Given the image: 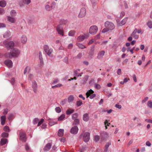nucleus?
Returning a JSON list of instances; mask_svg holds the SVG:
<instances>
[{
  "instance_id": "58",
  "label": "nucleus",
  "mask_w": 152,
  "mask_h": 152,
  "mask_svg": "<svg viewBox=\"0 0 152 152\" xmlns=\"http://www.w3.org/2000/svg\"><path fill=\"white\" fill-rule=\"evenodd\" d=\"M60 140L61 142H64L65 141V138L64 137H61L60 138Z\"/></svg>"
},
{
  "instance_id": "9",
  "label": "nucleus",
  "mask_w": 152,
  "mask_h": 152,
  "mask_svg": "<svg viewBox=\"0 0 152 152\" xmlns=\"http://www.w3.org/2000/svg\"><path fill=\"white\" fill-rule=\"evenodd\" d=\"M58 34L63 36L64 35V31L63 28L61 26H58L56 28Z\"/></svg>"
},
{
  "instance_id": "15",
  "label": "nucleus",
  "mask_w": 152,
  "mask_h": 152,
  "mask_svg": "<svg viewBox=\"0 0 152 152\" xmlns=\"http://www.w3.org/2000/svg\"><path fill=\"white\" fill-rule=\"evenodd\" d=\"M19 136L20 140H21L24 142L26 141V134H20Z\"/></svg>"
},
{
  "instance_id": "36",
  "label": "nucleus",
  "mask_w": 152,
  "mask_h": 152,
  "mask_svg": "<svg viewBox=\"0 0 152 152\" xmlns=\"http://www.w3.org/2000/svg\"><path fill=\"white\" fill-rule=\"evenodd\" d=\"M147 25L150 28H152V22L150 20L148 21L147 23Z\"/></svg>"
},
{
  "instance_id": "14",
  "label": "nucleus",
  "mask_w": 152,
  "mask_h": 152,
  "mask_svg": "<svg viewBox=\"0 0 152 152\" xmlns=\"http://www.w3.org/2000/svg\"><path fill=\"white\" fill-rule=\"evenodd\" d=\"M4 63L9 67H11L12 66V62L11 60L9 59L5 60L4 61Z\"/></svg>"
},
{
  "instance_id": "51",
  "label": "nucleus",
  "mask_w": 152,
  "mask_h": 152,
  "mask_svg": "<svg viewBox=\"0 0 152 152\" xmlns=\"http://www.w3.org/2000/svg\"><path fill=\"white\" fill-rule=\"evenodd\" d=\"M67 101L66 99H65L61 102L60 104L62 105H64L66 103Z\"/></svg>"
},
{
  "instance_id": "40",
  "label": "nucleus",
  "mask_w": 152,
  "mask_h": 152,
  "mask_svg": "<svg viewBox=\"0 0 152 152\" xmlns=\"http://www.w3.org/2000/svg\"><path fill=\"white\" fill-rule=\"evenodd\" d=\"M65 118V115H62L58 118V121H60L63 120Z\"/></svg>"
},
{
  "instance_id": "4",
  "label": "nucleus",
  "mask_w": 152,
  "mask_h": 152,
  "mask_svg": "<svg viewBox=\"0 0 152 152\" xmlns=\"http://www.w3.org/2000/svg\"><path fill=\"white\" fill-rule=\"evenodd\" d=\"M3 44L5 46L6 48L8 49H12L14 45V42L12 41H5L4 42Z\"/></svg>"
},
{
  "instance_id": "48",
  "label": "nucleus",
  "mask_w": 152,
  "mask_h": 152,
  "mask_svg": "<svg viewBox=\"0 0 152 152\" xmlns=\"http://www.w3.org/2000/svg\"><path fill=\"white\" fill-rule=\"evenodd\" d=\"M56 124V122L55 121H51L49 122V125L50 126H52Z\"/></svg>"
},
{
  "instance_id": "53",
  "label": "nucleus",
  "mask_w": 152,
  "mask_h": 152,
  "mask_svg": "<svg viewBox=\"0 0 152 152\" xmlns=\"http://www.w3.org/2000/svg\"><path fill=\"white\" fill-rule=\"evenodd\" d=\"M110 30L107 28L105 27V28H104L102 31V32L103 33H105L108 31Z\"/></svg>"
},
{
  "instance_id": "6",
  "label": "nucleus",
  "mask_w": 152,
  "mask_h": 152,
  "mask_svg": "<svg viewBox=\"0 0 152 152\" xmlns=\"http://www.w3.org/2000/svg\"><path fill=\"white\" fill-rule=\"evenodd\" d=\"M94 91L93 90L91 89L89 90L86 93V97L88 98L90 96V98L92 99L95 97L96 95L95 94H93Z\"/></svg>"
},
{
  "instance_id": "59",
  "label": "nucleus",
  "mask_w": 152,
  "mask_h": 152,
  "mask_svg": "<svg viewBox=\"0 0 152 152\" xmlns=\"http://www.w3.org/2000/svg\"><path fill=\"white\" fill-rule=\"evenodd\" d=\"M47 127V125L45 124H42L41 128L42 129H45Z\"/></svg>"
},
{
  "instance_id": "5",
  "label": "nucleus",
  "mask_w": 152,
  "mask_h": 152,
  "mask_svg": "<svg viewBox=\"0 0 152 152\" xmlns=\"http://www.w3.org/2000/svg\"><path fill=\"white\" fill-rule=\"evenodd\" d=\"M105 27L107 28L109 30H112L115 28L114 24L111 22L109 21H106L104 23Z\"/></svg>"
},
{
  "instance_id": "57",
  "label": "nucleus",
  "mask_w": 152,
  "mask_h": 152,
  "mask_svg": "<svg viewBox=\"0 0 152 152\" xmlns=\"http://www.w3.org/2000/svg\"><path fill=\"white\" fill-rule=\"evenodd\" d=\"M95 87L96 89H100L101 88V86L100 85L98 84H95Z\"/></svg>"
},
{
  "instance_id": "64",
  "label": "nucleus",
  "mask_w": 152,
  "mask_h": 152,
  "mask_svg": "<svg viewBox=\"0 0 152 152\" xmlns=\"http://www.w3.org/2000/svg\"><path fill=\"white\" fill-rule=\"evenodd\" d=\"M125 15V12H121L120 15V17L122 18Z\"/></svg>"
},
{
  "instance_id": "21",
  "label": "nucleus",
  "mask_w": 152,
  "mask_h": 152,
  "mask_svg": "<svg viewBox=\"0 0 152 152\" xmlns=\"http://www.w3.org/2000/svg\"><path fill=\"white\" fill-rule=\"evenodd\" d=\"M80 71V69H77L75 71L74 73V75L75 76L78 77L79 76H81L83 74V73H79L78 72Z\"/></svg>"
},
{
  "instance_id": "20",
  "label": "nucleus",
  "mask_w": 152,
  "mask_h": 152,
  "mask_svg": "<svg viewBox=\"0 0 152 152\" xmlns=\"http://www.w3.org/2000/svg\"><path fill=\"white\" fill-rule=\"evenodd\" d=\"M89 115L87 113H85L83 115V120L86 122L88 121L89 120Z\"/></svg>"
},
{
  "instance_id": "38",
  "label": "nucleus",
  "mask_w": 152,
  "mask_h": 152,
  "mask_svg": "<svg viewBox=\"0 0 152 152\" xmlns=\"http://www.w3.org/2000/svg\"><path fill=\"white\" fill-rule=\"evenodd\" d=\"M14 117V115L13 114H11L9 115L8 118L10 120H11L13 119Z\"/></svg>"
},
{
  "instance_id": "24",
  "label": "nucleus",
  "mask_w": 152,
  "mask_h": 152,
  "mask_svg": "<svg viewBox=\"0 0 152 152\" xmlns=\"http://www.w3.org/2000/svg\"><path fill=\"white\" fill-rule=\"evenodd\" d=\"M6 116L4 115H2L1 117V124L2 125H4L6 121Z\"/></svg>"
},
{
  "instance_id": "35",
  "label": "nucleus",
  "mask_w": 152,
  "mask_h": 152,
  "mask_svg": "<svg viewBox=\"0 0 152 152\" xmlns=\"http://www.w3.org/2000/svg\"><path fill=\"white\" fill-rule=\"evenodd\" d=\"M77 45L79 48L81 49H84L86 48V47L84 45L82 44H80V43H77Z\"/></svg>"
},
{
  "instance_id": "3",
  "label": "nucleus",
  "mask_w": 152,
  "mask_h": 152,
  "mask_svg": "<svg viewBox=\"0 0 152 152\" xmlns=\"http://www.w3.org/2000/svg\"><path fill=\"white\" fill-rule=\"evenodd\" d=\"M49 2H48L45 5V10L47 11H50L52 10L53 9L55 8L56 7V4L55 2H53L51 3L50 6L49 5Z\"/></svg>"
},
{
  "instance_id": "61",
  "label": "nucleus",
  "mask_w": 152,
  "mask_h": 152,
  "mask_svg": "<svg viewBox=\"0 0 152 152\" xmlns=\"http://www.w3.org/2000/svg\"><path fill=\"white\" fill-rule=\"evenodd\" d=\"M9 135L8 134H2L1 137H7Z\"/></svg>"
},
{
  "instance_id": "54",
  "label": "nucleus",
  "mask_w": 152,
  "mask_h": 152,
  "mask_svg": "<svg viewBox=\"0 0 152 152\" xmlns=\"http://www.w3.org/2000/svg\"><path fill=\"white\" fill-rule=\"evenodd\" d=\"M5 13V11L3 8H0V15H2Z\"/></svg>"
},
{
  "instance_id": "28",
  "label": "nucleus",
  "mask_w": 152,
  "mask_h": 152,
  "mask_svg": "<svg viewBox=\"0 0 152 152\" xmlns=\"http://www.w3.org/2000/svg\"><path fill=\"white\" fill-rule=\"evenodd\" d=\"M39 58L40 61V63L41 64H42L43 63V61L42 53L41 52H39Z\"/></svg>"
},
{
  "instance_id": "42",
  "label": "nucleus",
  "mask_w": 152,
  "mask_h": 152,
  "mask_svg": "<svg viewBox=\"0 0 152 152\" xmlns=\"http://www.w3.org/2000/svg\"><path fill=\"white\" fill-rule=\"evenodd\" d=\"M30 70V68L28 66H27L26 67L24 70V74H25L26 73L29 72Z\"/></svg>"
},
{
  "instance_id": "13",
  "label": "nucleus",
  "mask_w": 152,
  "mask_h": 152,
  "mask_svg": "<svg viewBox=\"0 0 152 152\" xmlns=\"http://www.w3.org/2000/svg\"><path fill=\"white\" fill-rule=\"evenodd\" d=\"M127 20V18L126 17L122 20L121 22L117 20V23L118 25V26H122L124 25L126 23Z\"/></svg>"
},
{
  "instance_id": "34",
  "label": "nucleus",
  "mask_w": 152,
  "mask_h": 152,
  "mask_svg": "<svg viewBox=\"0 0 152 152\" xmlns=\"http://www.w3.org/2000/svg\"><path fill=\"white\" fill-rule=\"evenodd\" d=\"M130 80V79L129 78H125L124 79V80L123 81H121L120 84H124V83L127 82L128 81Z\"/></svg>"
},
{
  "instance_id": "45",
  "label": "nucleus",
  "mask_w": 152,
  "mask_h": 152,
  "mask_svg": "<svg viewBox=\"0 0 152 152\" xmlns=\"http://www.w3.org/2000/svg\"><path fill=\"white\" fill-rule=\"evenodd\" d=\"M147 105L150 108H152V102L151 101H149L147 103Z\"/></svg>"
},
{
  "instance_id": "18",
  "label": "nucleus",
  "mask_w": 152,
  "mask_h": 152,
  "mask_svg": "<svg viewBox=\"0 0 152 152\" xmlns=\"http://www.w3.org/2000/svg\"><path fill=\"white\" fill-rule=\"evenodd\" d=\"M78 130V129L77 126H75L72 127L71 130V133H77Z\"/></svg>"
},
{
  "instance_id": "32",
  "label": "nucleus",
  "mask_w": 152,
  "mask_h": 152,
  "mask_svg": "<svg viewBox=\"0 0 152 152\" xmlns=\"http://www.w3.org/2000/svg\"><path fill=\"white\" fill-rule=\"evenodd\" d=\"M3 130L4 132H10V129L8 126H6L3 128Z\"/></svg>"
},
{
  "instance_id": "37",
  "label": "nucleus",
  "mask_w": 152,
  "mask_h": 152,
  "mask_svg": "<svg viewBox=\"0 0 152 152\" xmlns=\"http://www.w3.org/2000/svg\"><path fill=\"white\" fill-rule=\"evenodd\" d=\"M78 114L77 113H74L72 115V118L73 120L77 119L76 118L78 117Z\"/></svg>"
},
{
  "instance_id": "29",
  "label": "nucleus",
  "mask_w": 152,
  "mask_h": 152,
  "mask_svg": "<svg viewBox=\"0 0 152 152\" xmlns=\"http://www.w3.org/2000/svg\"><path fill=\"white\" fill-rule=\"evenodd\" d=\"M74 111V110L73 109L69 108L66 111V113L67 115H69L73 113Z\"/></svg>"
},
{
  "instance_id": "16",
  "label": "nucleus",
  "mask_w": 152,
  "mask_h": 152,
  "mask_svg": "<svg viewBox=\"0 0 152 152\" xmlns=\"http://www.w3.org/2000/svg\"><path fill=\"white\" fill-rule=\"evenodd\" d=\"M105 52L104 50L99 51L98 53L97 58L98 59H101L103 58Z\"/></svg>"
},
{
  "instance_id": "12",
  "label": "nucleus",
  "mask_w": 152,
  "mask_h": 152,
  "mask_svg": "<svg viewBox=\"0 0 152 152\" xmlns=\"http://www.w3.org/2000/svg\"><path fill=\"white\" fill-rule=\"evenodd\" d=\"M27 41V38L26 36L25 35H22L20 38V41L22 44H25Z\"/></svg>"
},
{
  "instance_id": "1",
  "label": "nucleus",
  "mask_w": 152,
  "mask_h": 152,
  "mask_svg": "<svg viewBox=\"0 0 152 152\" xmlns=\"http://www.w3.org/2000/svg\"><path fill=\"white\" fill-rule=\"evenodd\" d=\"M20 53V51L17 48L11 49L10 53H7L4 54V56L7 58L17 57Z\"/></svg>"
},
{
  "instance_id": "30",
  "label": "nucleus",
  "mask_w": 152,
  "mask_h": 152,
  "mask_svg": "<svg viewBox=\"0 0 152 152\" xmlns=\"http://www.w3.org/2000/svg\"><path fill=\"white\" fill-rule=\"evenodd\" d=\"M6 2L4 0L0 1V6L2 7H4L6 5Z\"/></svg>"
},
{
  "instance_id": "47",
  "label": "nucleus",
  "mask_w": 152,
  "mask_h": 152,
  "mask_svg": "<svg viewBox=\"0 0 152 152\" xmlns=\"http://www.w3.org/2000/svg\"><path fill=\"white\" fill-rule=\"evenodd\" d=\"M104 124L105 126V129H107V126H109V125L110 124V123L108 122V121L107 120H106L104 122Z\"/></svg>"
},
{
  "instance_id": "56",
  "label": "nucleus",
  "mask_w": 152,
  "mask_h": 152,
  "mask_svg": "<svg viewBox=\"0 0 152 152\" xmlns=\"http://www.w3.org/2000/svg\"><path fill=\"white\" fill-rule=\"evenodd\" d=\"M131 36L133 37L135 39H137L139 37L138 36V35H136V34H134V35H132V34Z\"/></svg>"
},
{
  "instance_id": "52",
  "label": "nucleus",
  "mask_w": 152,
  "mask_h": 152,
  "mask_svg": "<svg viewBox=\"0 0 152 152\" xmlns=\"http://www.w3.org/2000/svg\"><path fill=\"white\" fill-rule=\"evenodd\" d=\"M111 144V142H108L105 145V148L106 149H108L109 146Z\"/></svg>"
},
{
  "instance_id": "43",
  "label": "nucleus",
  "mask_w": 152,
  "mask_h": 152,
  "mask_svg": "<svg viewBox=\"0 0 152 152\" xmlns=\"http://www.w3.org/2000/svg\"><path fill=\"white\" fill-rule=\"evenodd\" d=\"M23 2L26 4H29L31 2V0H23Z\"/></svg>"
},
{
  "instance_id": "8",
  "label": "nucleus",
  "mask_w": 152,
  "mask_h": 152,
  "mask_svg": "<svg viewBox=\"0 0 152 152\" xmlns=\"http://www.w3.org/2000/svg\"><path fill=\"white\" fill-rule=\"evenodd\" d=\"M86 15V10L84 8H82L80 9V12L78 15L79 18H82L84 17Z\"/></svg>"
},
{
  "instance_id": "44",
  "label": "nucleus",
  "mask_w": 152,
  "mask_h": 152,
  "mask_svg": "<svg viewBox=\"0 0 152 152\" xmlns=\"http://www.w3.org/2000/svg\"><path fill=\"white\" fill-rule=\"evenodd\" d=\"M94 140L96 142H98L99 139H100V137L98 135H96L94 136Z\"/></svg>"
},
{
  "instance_id": "31",
  "label": "nucleus",
  "mask_w": 152,
  "mask_h": 152,
  "mask_svg": "<svg viewBox=\"0 0 152 152\" xmlns=\"http://www.w3.org/2000/svg\"><path fill=\"white\" fill-rule=\"evenodd\" d=\"M108 136L107 134H104V135L100 137L101 141L102 140H106L107 139V137Z\"/></svg>"
},
{
  "instance_id": "60",
  "label": "nucleus",
  "mask_w": 152,
  "mask_h": 152,
  "mask_svg": "<svg viewBox=\"0 0 152 152\" xmlns=\"http://www.w3.org/2000/svg\"><path fill=\"white\" fill-rule=\"evenodd\" d=\"M133 79L134 81L135 82H137V78L136 77V75H135L134 74L133 75Z\"/></svg>"
},
{
  "instance_id": "55",
  "label": "nucleus",
  "mask_w": 152,
  "mask_h": 152,
  "mask_svg": "<svg viewBox=\"0 0 152 152\" xmlns=\"http://www.w3.org/2000/svg\"><path fill=\"white\" fill-rule=\"evenodd\" d=\"M115 107L118 108L119 109H120L121 108V105L119 104H116L115 105Z\"/></svg>"
},
{
  "instance_id": "39",
  "label": "nucleus",
  "mask_w": 152,
  "mask_h": 152,
  "mask_svg": "<svg viewBox=\"0 0 152 152\" xmlns=\"http://www.w3.org/2000/svg\"><path fill=\"white\" fill-rule=\"evenodd\" d=\"M39 121V119L38 118H35L33 120L32 123L34 125H35Z\"/></svg>"
},
{
  "instance_id": "25",
  "label": "nucleus",
  "mask_w": 152,
  "mask_h": 152,
  "mask_svg": "<svg viewBox=\"0 0 152 152\" xmlns=\"http://www.w3.org/2000/svg\"><path fill=\"white\" fill-rule=\"evenodd\" d=\"M8 140L6 138H2L0 141V143L1 145H4L8 143Z\"/></svg>"
},
{
  "instance_id": "22",
  "label": "nucleus",
  "mask_w": 152,
  "mask_h": 152,
  "mask_svg": "<svg viewBox=\"0 0 152 152\" xmlns=\"http://www.w3.org/2000/svg\"><path fill=\"white\" fill-rule=\"evenodd\" d=\"M74 100V97L72 95L69 96L67 98V101L69 103H72Z\"/></svg>"
},
{
  "instance_id": "62",
  "label": "nucleus",
  "mask_w": 152,
  "mask_h": 152,
  "mask_svg": "<svg viewBox=\"0 0 152 152\" xmlns=\"http://www.w3.org/2000/svg\"><path fill=\"white\" fill-rule=\"evenodd\" d=\"M15 80L14 78H12L11 80V83L12 85H14L15 83Z\"/></svg>"
},
{
  "instance_id": "49",
  "label": "nucleus",
  "mask_w": 152,
  "mask_h": 152,
  "mask_svg": "<svg viewBox=\"0 0 152 152\" xmlns=\"http://www.w3.org/2000/svg\"><path fill=\"white\" fill-rule=\"evenodd\" d=\"M74 124H78L79 123V120L78 119H74Z\"/></svg>"
},
{
  "instance_id": "63",
  "label": "nucleus",
  "mask_w": 152,
  "mask_h": 152,
  "mask_svg": "<svg viewBox=\"0 0 152 152\" xmlns=\"http://www.w3.org/2000/svg\"><path fill=\"white\" fill-rule=\"evenodd\" d=\"M146 145L148 147H150L151 145V144L149 141H147L146 142Z\"/></svg>"
},
{
  "instance_id": "17",
  "label": "nucleus",
  "mask_w": 152,
  "mask_h": 152,
  "mask_svg": "<svg viewBox=\"0 0 152 152\" xmlns=\"http://www.w3.org/2000/svg\"><path fill=\"white\" fill-rule=\"evenodd\" d=\"M52 146L51 143H47L45 147L44 148V150L45 151H48L51 148Z\"/></svg>"
},
{
  "instance_id": "2",
  "label": "nucleus",
  "mask_w": 152,
  "mask_h": 152,
  "mask_svg": "<svg viewBox=\"0 0 152 152\" xmlns=\"http://www.w3.org/2000/svg\"><path fill=\"white\" fill-rule=\"evenodd\" d=\"M44 50L46 53L50 57H53L52 53L53 52V49L52 48H49L47 45H45L43 46Z\"/></svg>"
},
{
  "instance_id": "41",
  "label": "nucleus",
  "mask_w": 152,
  "mask_h": 152,
  "mask_svg": "<svg viewBox=\"0 0 152 152\" xmlns=\"http://www.w3.org/2000/svg\"><path fill=\"white\" fill-rule=\"evenodd\" d=\"M44 120L42 118L39 121V122L38 123V124L37 125V126L38 127L39 126L41 125L44 122Z\"/></svg>"
},
{
  "instance_id": "23",
  "label": "nucleus",
  "mask_w": 152,
  "mask_h": 152,
  "mask_svg": "<svg viewBox=\"0 0 152 152\" xmlns=\"http://www.w3.org/2000/svg\"><path fill=\"white\" fill-rule=\"evenodd\" d=\"M85 38V36L83 35H81L77 37V40L78 42H82L84 40Z\"/></svg>"
},
{
  "instance_id": "27",
  "label": "nucleus",
  "mask_w": 152,
  "mask_h": 152,
  "mask_svg": "<svg viewBox=\"0 0 152 152\" xmlns=\"http://www.w3.org/2000/svg\"><path fill=\"white\" fill-rule=\"evenodd\" d=\"M75 33L76 32L75 30H71L68 32V36H69L73 37L75 36Z\"/></svg>"
},
{
  "instance_id": "11",
  "label": "nucleus",
  "mask_w": 152,
  "mask_h": 152,
  "mask_svg": "<svg viewBox=\"0 0 152 152\" xmlns=\"http://www.w3.org/2000/svg\"><path fill=\"white\" fill-rule=\"evenodd\" d=\"M32 87L33 89V91L35 93H36L37 91V82L35 80L32 82Z\"/></svg>"
},
{
  "instance_id": "7",
  "label": "nucleus",
  "mask_w": 152,
  "mask_h": 152,
  "mask_svg": "<svg viewBox=\"0 0 152 152\" xmlns=\"http://www.w3.org/2000/svg\"><path fill=\"white\" fill-rule=\"evenodd\" d=\"M98 27L96 26H91L89 30V33L91 34H96L98 31Z\"/></svg>"
},
{
  "instance_id": "10",
  "label": "nucleus",
  "mask_w": 152,
  "mask_h": 152,
  "mask_svg": "<svg viewBox=\"0 0 152 152\" xmlns=\"http://www.w3.org/2000/svg\"><path fill=\"white\" fill-rule=\"evenodd\" d=\"M83 136L84 141L85 142H87L90 139V134H82L81 136Z\"/></svg>"
},
{
  "instance_id": "46",
  "label": "nucleus",
  "mask_w": 152,
  "mask_h": 152,
  "mask_svg": "<svg viewBox=\"0 0 152 152\" xmlns=\"http://www.w3.org/2000/svg\"><path fill=\"white\" fill-rule=\"evenodd\" d=\"M55 110L57 113H59L61 111V108L59 107H56L55 108Z\"/></svg>"
},
{
  "instance_id": "19",
  "label": "nucleus",
  "mask_w": 152,
  "mask_h": 152,
  "mask_svg": "<svg viewBox=\"0 0 152 152\" xmlns=\"http://www.w3.org/2000/svg\"><path fill=\"white\" fill-rule=\"evenodd\" d=\"M7 20L9 22L12 23H15L16 21L15 18L9 16L7 17Z\"/></svg>"
},
{
  "instance_id": "26",
  "label": "nucleus",
  "mask_w": 152,
  "mask_h": 152,
  "mask_svg": "<svg viewBox=\"0 0 152 152\" xmlns=\"http://www.w3.org/2000/svg\"><path fill=\"white\" fill-rule=\"evenodd\" d=\"M11 35V33L9 31H7L3 34V37L5 38H7Z\"/></svg>"
},
{
  "instance_id": "33",
  "label": "nucleus",
  "mask_w": 152,
  "mask_h": 152,
  "mask_svg": "<svg viewBox=\"0 0 152 152\" xmlns=\"http://www.w3.org/2000/svg\"><path fill=\"white\" fill-rule=\"evenodd\" d=\"M10 14L12 16L15 17L17 13L15 10H12L10 12Z\"/></svg>"
},
{
  "instance_id": "50",
  "label": "nucleus",
  "mask_w": 152,
  "mask_h": 152,
  "mask_svg": "<svg viewBox=\"0 0 152 152\" xmlns=\"http://www.w3.org/2000/svg\"><path fill=\"white\" fill-rule=\"evenodd\" d=\"M82 104V102L81 100L77 101V107L80 106Z\"/></svg>"
}]
</instances>
